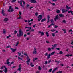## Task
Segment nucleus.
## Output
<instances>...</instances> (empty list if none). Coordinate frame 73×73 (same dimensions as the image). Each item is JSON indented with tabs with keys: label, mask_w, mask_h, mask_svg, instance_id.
Masks as SVG:
<instances>
[{
	"label": "nucleus",
	"mask_w": 73,
	"mask_h": 73,
	"mask_svg": "<svg viewBox=\"0 0 73 73\" xmlns=\"http://www.w3.org/2000/svg\"><path fill=\"white\" fill-rule=\"evenodd\" d=\"M54 25V24H53V23H52V24H51L50 25L51 26H52V25Z\"/></svg>",
	"instance_id": "338daca9"
},
{
	"label": "nucleus",
	"mask_w": 73,
	"mask_h": 73,
	"mask_svg": "<svg viewBox=\"0 0 73 73\" xmlns=\"http://www.w3.org/2000/svg\"><path fill=\"white\" fill-rule=\"evenodd\" d=\"M19 44V42H17L16 43V45H15V46H17L18 44Z\"/></svg>",
	"instance_id": "5701e85b"
},
{
	"label": "nucleus",
	"mask_w": 73,
	"mask_h": 73,
	"mask_svg": "<svg viewBox=\"0 0 73 73\" xmlns=\"http://www.w3.org/2000/svg\"><path fill=\"white\" fill-rule=\"evenodd\" d=\"M30 65H31V66L32 67H33V66H34V65H32V62L31 63Z\"/></svg>",
	"instance_id": "c756f323"
},
{
	"label": "nucleus",
	"mask_w": 73,
	"mask_h": 73,
	"mask_svg": "<svg viewBox=\"0 0 73 73\" xmlns=\"http://www.w3.org/2000/svg\"><path fill=\"white\" fill-rule=\"evenodd\" d=\"M56 49H57L58 50H60V48H56Z\"/></svg>",
	"instance_id": "bf43d9fd"
},
{
	"label": "nucleus",
	"mask_w": 73,
	"mask_h": 73,
	"mask_svg": "<svg viewBox=\"0 0 73 73\" xmlns=\"http://www.w3.org/2000/svg\"><path fill=\"white\" fill-rule=\"evenodd\" d=\"M8 18H5L4 20V21L6 22L7 21H8Z\"/></svg>",
	"instance_id": "f3484780"
},
{
	"label": "nucleus",
	"mask_w": 73,
	"mask_h": 73,
	"mask_svg": "<svg viewBox=\"0 0 73 73\" xmlns=\"http://www.w3.org/2000/svg\"><path fill=\"white\" fill-rule=\"evenodd\" d=\"M50 16H49V15H48V16H47V19L48 20H49V19H50Z\"/></svg>",
	"instance_id": "cd10ccee"
},
{
	"label": "nucleus",
	"mask_w": 73,
	"mask_h": 73,
	"mask_svg": "<svg viewBox=\"0 0 73 73\" xmlns=\"http://www.w3.org/2000/svg\"><path fill=\"white\" fill-rule=\"evenodd\" d=\"M42 16L41 15H40L38 16L37 18L38 19H38V21H40V20L42 19Z\"/></svg>",
	"instance_id": "20e7f679"
},
{
	"label": "nucleus",
	"mask_w": 73,
	"mask_h": 73,
	"mask_svg": "<svg viewBox=\"0 0 73 73\" xmlns=\"http://www.w3.org/2000/svg\"><path fill=\"white\" fill-rule=\"evenodd\" d=\"M46 34L47 35V37H49V34L48 33V32H46Z\"/></svg>",
	"instance_id": "4be33fe9"
},
{
	"label": "nucleus",
	"mask_w": 73,
	"mask_h": 73,
	"mask_svg": "<svg viewBox=\"0 0 73 73\" xmlns=\"http://www.w3.org/2000/svg\"><path fill=\"white\" fill-rule=\"evenodd\" d=\"M46 21V19L44 18L41 21V22H44V21Z\"/></svg>",
	"instance_id": "412c9836"
},
{
	"label": "nucleus",
	"mask_w": 73,
	"mask_h": 73,
	"mask_svg": "<svg viewBox=\"0 0 73 73\" xmlns=\"http://www.w3.org/2000/svg\"><path fill=\"white\" fill-rule=\"evenodd\" d=\"M30 34H31V33L30 32H29L27 33V35H29Z\"/></svg>",
	"instance_id": "052dcab7"
},
{
	"label": "nucleus",
	"mask_w": 73,
	"mask_h": 73,
	"mask_svg": "<svg viewBox=\"0 0 73 73\" xmlns=\"http://www.w3.org/2000/svg\"><path fill=\"white\" fill-rule=\"evenodd\" d=\"M45 64H48V61H46L45 62Z\"/></svg>",
	"instance_id": "6e6d98bb"
},
{
	"label": "nucleus",
	"mask_w": 73,
	"mask_h": 73,
	"mask_svg": "<svg viewBox=\"0 0 73 73\" xmlns=\"http://www.w3.org/2000/svg\"><path fill=\"white\" fill-rule=\"evenodd\" d=\"M1 14L3 15V16H5V14L4 13V10L3 9L1 12Z\"/></svg>",
	"instance_id": "dca6fc26"
},
{
	"label": "nucleus",
	"mask_w": 73,
	"mask_h": 73,
	"mask_svg": "<svg viewBox=\"0 0 73 73\" xmlns=\"http://www.w3.org/2000/svg\"><path fill=\"white\" fill-rule=\"evenodd\" d=\"M48 51H49V52L51 50V48H48Z\"/></svg>",
	"instance_id": "37998d69"
},
{
	"label": "nucleus",
	"mask_w": 73,
	"mask_h": 73,
	"mask_svg": "<svg viewBox=\"0 0 73 73\" xmlns=\"http://www.w3.org/2000/svg\"><path fill=\"white\" fill-rule=\"evenodd\" d=\"M38 58H35L33 59V61H35V60H38Z\"/></svg>",
	"instance_id": "393cba45"
},
{
	"label": "nucleus",
	"mask_w": 73,
	"mask_h": 73,
	"mask_svg": "<svg viewBox=\"0 0 73 73\" xmlns=\"http://www.w3.org/2000/svg\"><path fill=\"white\" fill-rule=\"evenodd\" d=\"M29 6V5L27 4L26 6V8H28V7Z\"/></svg>",
	"instance_id": "5fc2aeb1"
},
{
	"label": "nucleus",
	"mask_w": 73,
	"mask_h": 73,
	"mask_svg": "<svg viewBox=\"0 0 73 73\" xmlns=\"http://www.w3.org/2000/svg\"><path fill=\"white\" fill-rule=\"evenodd\" d=\"M66 9L69 10V9H71V7H69L68 5H66Z\"/></svg>",
	"instance_id": "a211bd4d"
},
{
	"label": "nucleus",
	"mask_w": 73,
	"mask_h": 73,
	"mask_svg": "<svg viewBox=\"0 0 73 73\" xmlns=\"http://www.w3.org/2000/svg\"><path fill=\"white\" fill-rule=\"evenodd\" d=\"M62 71H59L58 72H57V73H62Z\"/></svg>",
	"instance_id": "79ce46f5"
},
{
	"label": "nucleus",
	"mask_w": 73,
	"mask_h": 73,
	"mask_svg": "<svg viewBox=\"0 0 73 73\" xmlns=\"http://www.w3.org/2000/svg\"><path fill=\"white\" fill-rule=\"evenodd\" d=\"M19 35L17 33V37H20L21 36H23V33L22 32V31L21 29H20L19 30Z\"/></svg>",
	"instance_id": "f257e3e1"
},
{
	"label": "nucleus",
	"mask_w": 73,
	"mask_h": 73,
	"mask_svg": "<svg viewBox=\"0 0 73 73\" xmlns=\"http://www.w3.org/2000/svg\"><path fill=\"white\" fill-rule=\"evenodd\" d=\"M69 32H72V29H70L69 31Z\"/></svg>",
	"instance_id": "774afa93"
},
{
	"label": "nucleus",
	"mask_w": 73,
	"mask_h": 73,
	"mask_svg": "<svg viewBox=\"0 0 73 73\" xmlns=\"http://www.w3.org/2000/svg\"><path fill=\"white\" fill-rule=\"evenodd\" d=\"M16 0H13L12 1V3H15V2H16Z\"/></svg>",
	"instance_id": "a19ab883"
},
{
	"label": "nucleus",
	"mask_w": 73,
	"mask_h": 73,
	"mask_svg": "<svg viewBox=\"0 0 73 73\" xmlns=\"http://www.w3.org/2000/svg\"><path fill=\"white\" fill-rule=\"evenodd\" d=\"M62 13H65V12H66L68 11V10H66L65 9H63L62 10Z\"/></svg>",
	"instance_id": "6e6552de"
},
{
	"label": "nucleus",
	"mask_w": 73,
	"mask_h": 73,
	"mask_svg": "<svg viewBox=\"0 0 73 73\" xmlns=\"http://www.w3.org/2000/svg\"><path fill=\"white\" fill-rule=\"evenodd\" d=\"M50 58V56H48L47 57V59H49V58Z\"/></svg>",
	"instance_id": "ea45409f"
},
{
	"label": "nucleus",
	"mask_w": 73,
	"mask_h": 73,
	"mask_svg": "<svg viewBox=\"0 0 73 73\" xmlns=\"http://www.w3.org/2000/svg\"><path fill=\"white\" fill-rule=\"evenodd\" d=\"M35 16H38V13L37 12H36L35 13Z\"/></svg>",
	"instance_id": "3c124183"
},
{
	"label": "nucleus",
	"mask_w": 73,
	"mask_h": 73,
	"mask_svg": "<svg viewBox=\"0 0 73 73\" xmlns=\"http://www.w3.org/2000/svg\"><path fill=\"white\" fill-rule=\"evenodd\" d=\"M18 59H20L21 60H23V59H22L21 58H20V57H18Z\"/></svg>",
	"instance_id": "0e129e2a"
},
{
	"label": "nucleus",
	"mask_w": 73,
	"mask_h": 73,
	"mask_svg": "<svg viewBox=\"0 0 73 73\" xmlns=\"http://www.w3.org/2000/svg\"><path fill=\"white\" fill-rule=\"evenodd\" d=\"M59 54H62V53H63L62 52V51H60V52H59Z\"/></svg>",
	"instance_id": "603ef678"
},
{
	"label": "nucleus",
	"mask_w": 73,
	"mask_h": 73,
	"mask_svg": "<svg viewBox=\"0 0 73 73\" xmlns=\"http://www.w3.org/2000/svg\"><path fill=\"white\" fill-rule=\"evenodd\" d=\"M36 25V24H35L34 25H33V28H35Z\"/></svg>",
	"instance_id": "680f3d73"
},
{
	"label": "nucleus",
	"mask_w": 73,
	"mask_h": 73,
	"mask_svg": "<svg viewBox=\"0 0 73 73\" xmlns=\"http://www.w3.org/2000/svg\"><path fill=\"white\" fill-rule=\"evenodd\" d=\"M13 63H14V62H12L10 64H8V66H11V64H13Z\"/></svg>",
	"instance_id": "a878e982"
},
{
	"label": "nucleus",
	"mask_w": 73,
	"mask_h": 73,
	"mask_svg": "<svg viewBox=\"0 0 73 73\" xmlns=\"http://www.w3.org/2000/svg\"><path fill=\"white\" fill-rule=\"evenodd\" d=\"M50 54H51L50 53H49V54H48L47 53H46L45 54H44V55L45 56H50Z\"/></svg>",
	"instance_id": "2eb2a0df"
},
{
	"label": "nucleus",
	"mask_w": 73,
	"mask_h": 73,
	"mask_svg": "<svg viewBox=\"0 0 73 73\" xmlns=\"http://www.w3.org/2000/svg\"><path fill=\"white\" fill-rule=\"evenodd\" d=\"M10 49L12 50V52H14L16 51V49H13L12 48H10Z\"/></svg>",
	"instance_id": "ddd939ff"
},
{
	"label": "nucleus",
	"mask_w": 73,
	"mask_h": 73,
	"mask_svg": "<svg viewBox=\"0 0 73 73\" xmlns=\"http://www.w3.org/2000/svg\"><path fill=\"white\" fill-rule=\"evenodd\" d=\"M62 22L64 23L65 24H66V21L65 20H63Z\"/></svg>",
	"instance_id": "2f4dec72"
},
{
	"label": "nucleus",
	"mask_w": 73,
	"mask_h": 73,
	"mask_svg": "<svg viewBox=\"0 0 73 73\" xmlns=\"http://www.w3.org/2000/svg\"><path fill=\"white\" fill-rule=\"evenodd\" d=\"M19 68L18 69H17V71H19V72H21V65L20 64L19 66Z\"/></svg>",
	"instance_id": "0eeeda50"
},
{
	"label": "nucleus",
	"mask_w": 73,
	"mask_h": 73,
	"mask_svg": "<svg viewBox=\"0 0 73 73\" xmlns=\"http://www.w3.org/2000/svg\"><path fill=\"white\" fill-rule=\"evenodd\" d=\"M58 27V26H57L56 25H55V27H54L55 28H57Z\"/></svg>",
	"instance_id": "864d4df0"
},
{
	"label": "nucleus",
	"mask_w": 73,
	"mask_h": 73,
	"mask_svg": "<svg viewBox=\"0 0 73 73\" xmlns=\"http://www.w3.org/2000/svg\"><path fill=\"white\" fill-rule=\"evenodd\" d=\"M5 70H4V72L5 73H6L8 72V69H7V68H5Z\"/></svg>",
	"instance_id": "9b49d317"
},
{
	"label": "nucleus",
	"mask_w": 73,
	"mask_h": 73,
	"mask_svg": "<svg viewBox=\"0 0 73 73\" xmlns=\"http://www.w3.org/2000/svg\"><path fill=\"white\" fill-rule=\"evenodd\" d=\"M9 59H8L6 60L7 64H9L10 63V62H9Z\"/></svg>",
	"instance_id": "6ab92c4d"
},
{
	"label": "nucleus",
	"mask_w": 73,
	"mask_h": 73,
	"mask_svg": "<svg viewBox=\"0 0 73 73\" xmlns=\"http://www.w3.org/2000/svg\"><path fill=\"white\" fill-rule=\"evenodd\" d=\"M57 44H55L54 45H52V46H53V47H52L51 49L53 50L54 49V48H56L57 47Z\"/></svg>",
	"instance_id": "423d86ee"
},
{
	"label": "nucleus",
	"mask_w": 73,
	"mask_h": 73,
	"mask_svg": "<svg viewBox=\"0 0 73 73\" xmlns=\"http://www.w3.org/2000/svg\"><path fill=\"white\" fill-rule=\"evenodd\" d=\"M51 4H52V5H53V6H54L56 5V4H55L54 3H51Z\"/></svg>",
	"instance_id": "09e8293b"
},
{
	"label": "nucleus",
	"mask_w": 73,
	"mask_h": 73,
	"mask_svg": "<svg viewBox=\"0 0 73 73\" xmlns=\"http://www.w3.org/2000/svg\"><path fill=\"white\" fill-rule=\"evenodd\" d=\"M16 68V66H13L12 69H13V68Z\"/></svg>",
	"instance_id": "69168bd1"
},
{
	"label": "nucleus",
	"mask_w": 73,
	"mask_h": 73,
	"mask_svg": "<svg viewBox=\"0 0 73 73\" xmlns=\"http://www.w3.org/2000/svg\"><path fill=\"white\" fill-rule=\"evenodd\" d=\"M65 56H66V57H69V54H68V55H65Z\"/></svg>",
	"instance_id": "e2e57ef3"
},
{
	"label": "nucleus",
	"mask_w": 73,
	"mask_h": 73,
	"mask_svg": "<svg viewBox=\"0 0 73 73\" xmlns=\"http://www.w3.org/2000/svg\"><path fill=\"white\" fill-rule=\"evenodd\" d=\"M6 32V31H5V30L4 29H3V33H4V34H5Z\"/></svg>",
	"instance_id": "49530a36"
},
{
	"label": "nucleus",
	"mask_w": 73,
	"mask_h": 73,
	"mask_svg": "<svg viewBox=\"0 0 73 73\" xmlns=\"http://www.w3.org/2000/svg\"><path fill=\"white\" fill-rule=\"evenodd\" d=\"M38 69L39 70H41V68L40 66H39Z\"/></svg>",
	"instance_id": "58836bf2"
},
{
	"label": "nucleus",
	"mask_w": 73,
	"mask_h": 73,
	"mask_svg": "<svg viewBox=\"0 0 73 73\" xmlns=\"http://www.w3.org/2000/svg\"><path fill=\"white\" fill-rule=\"evenodd\" d=\"M17 53L18 54V56H20L21 55V53H19V52H18Z\"/></svg>",
	"instance_id": "c03bdc74"
},
{
	"label": "nucleus",
	"mask_w": 73,
	"mask_h": 73,
	"mask_svg": "<svg viewBox=\"0 0 73 73\" xmlns=\"http://www.w3.org/2000/svg\"><path fill=\"white\" fill-rule=\"evenodd\" d=\"M57 69H58V68L56 67L55 69H54L53 70L52 73H54V72H56V70H57Z\"/></svg>",
	"instance_id": "4468645a"
},
{
	"label": "nucleus",
	"mask_w": 73,
	"mask_h": 73,
	"mask_svg": "<svg viewBox=\"0 0 73 73\" xmlns=\"http://www.w3.org/2000/svg\"><path fill=\"white\" fill-rule=\"evenodd\" d=\"M59 15L60 17H62V18H64V15H63V14H59Z\"/></svg>",
	"instance_id": "f8f14e48"
},
{
	"label": "nucleus",
	"mask_w": 73,
	"mask_h": 73,
	"mask_svg": "<svg viewBox=\"0 0 73 73\" xmlns=\"http://www.w3.org/2000/svg\"><path fill=\"white\" fill-rule=\"evenodd\" d=\"M52 69H50L49 70L48 72H52Z\"/></svg>",
	"instance_id": "f704fd0d"
},
{
	"label": "nucleus",
	"mask_w": 73,
	"mask_h": 73,
	"mask_svg": "<svg viewBox=\"0 0 73 73\" xmlns=\"http://www.w3.org/2000/svg\"><path fill=\"white\" fill-rule=\"evenodd\" d=\"M21 15H19V17L17 18L18 19H21Z\"/></svg>",
	"instance_id": "8fccbe9b"
},
{
	"label": "nucleus",
	"mask_w": 73,
	"mask_h": 73,
	"mask_svg": "<svg viewBox=\"0 0 73 73\" xmlns=\"http://www.w3.org/2000/svg\"><path fill=\"white\" fill-rule=\"evenodd\" d=\"M58 15H57L56 16H55V18L54 19V20L55 21H57V20H59V19H60V18L58 17Z\"/></svg>",
	"instance_id": "39448f33"
},
{
	"label": "nucleus",
	"mask_w": 73,
	"mask_h": 73,
	"mask_svg": "<svg viewBox=\"0 0 73 73\" xmlns=\"http://www.w3.org/2000/svg\"><path fill=\"white\" fill-rule=\"evenodd\" d=\"M4 68H5V69L6 68L5 67V66H2V67H1V68H0V69H3Z\"/></svg>",
	"instance_id": "b1692460"
},
{
	"label": "nucleus",
	"mask_w": 73,
	"mask_h": 73,
	"mask_svg": "<svg viewBox=\"0 0 73 73\" xmlns=\"http://www.w3.org/2000/svg\"><path fill=\"white\" fill-rule=\"evenodd\" d=\"M14 34H16V33H17V31H16V30H15L14 31Z\"/></svg>",
	"instance_id": "c9c22d12"
},
{
	"label": "nucleus",
	"mask_w": 73,
	"mask_h": 73,
	"mask_svg": "<svg viewBox=\"0 0 73 73\" xmlns=\"http://www.w3.org/2000/svg\"><path fill=\"white\" fill-rule=\"evenodd\" d=\"M56 30H55V29H53V30H51V32H54L55 31H56Z\"/></svg>",
	"instance_id": "de8ad7c7"
},
{
	"label": "nucleus",
	"mask_w": 73,
	"mask_h": 73,
	"mask_svg": "<svg viewBox=\"0 0 73 73\" xmlns=\"http://www.w3.org/2000/svg\"><path fill=\"white\" fill-rule=\"evenodd\" d=\"M68 13H71L72 14V15H73V11H68Z\"/></svg>",
	"instance_id": "aec40b11"
},
{
	"label": "nucleus",
	"mask_w": 73,
	"mask_h": 73,
	"mask_svg": "<svg viewBox=\"0 0 73 73\" xmlns=\"http://www.w3.org/2000/svg\"><path fill=\"white\" fill-rule=\"evenodd\" d=\"M31 60V59H29L28 60L26 61V62H30V60Z\"/></svg>",
	"instance_id": "4c0bfd02"
},
{
	"label": "nucleus",
	"mask_w": 73,
	"mask_h": 73,
	"mask_svg": "<svg viewBox=\"0 0 73 73\" xmlns=\"http://www.w3.org/2000/svg\"><path fill=\"white\" fill-rule=\"evenodd\" d=\"M24 55H25V56H28V54H27L24 53Z\"/></svg>",
	"instance_id": "13d9d810"
},
{
	"label": "nucleus",
	"mask_w": 73,
	"mask_h": 73,
	"mask_svg": "<svg viewBox=\"0 0 73 73\" xmlns=\"http://www.w3.org/2000/svg\"><path fill=\"white\" fill-rule=\"evenodd\" d=\"M37 49H36V47H34V50L33 53V54H37Z\"/></svg>",
	"instance_id": "7ed1b4c3"
},
{
	"label": "nucleus",
	"mask_w": 73,
	"mask_h": 73,
	"mask_svg": "<svg viewBox=\"0 0 73 73\" xmlns=\"http://www.w3.org/2000/svg\"><path fill=\"white\" fill-rule=\"evenodd\" d=\"M11 46L10 45H8V46H7V47H6V48H11Z\"/></svg>",
	"instance_id": "a18cd8bd"
},
{
	"label": "nucleus",
	"mask_w": 73,
	"mask_h": 73,
	"mask_svg": "<svg viewBox=\"0 0 73 73\" xmlns=\"http://www.w3.org/2000/svg\"><path fill=\"white\" fill-rule=\"evenodd\" d=\"M56 12L57 13H60V11L59 10H58L56 11Z\"/></svg>",
	"instance_id": "c85d7f7f"
},
{
	"label": "nucleus",
	"mask_w": 73,
	"mask_h": 73,
	"mask_svg": "<svg viewBox=\"0 0 73 73\" xmlns=\"http://www.w3.org/2000/svg\"><path fill=\"white\" fill-rule=\"evenodd\" d=\"M62 31H64V33H66V30L65 29H62Z\"/></svg>",
	"instance_id": "72a5a7b5"
},
{
	"label": "nucleus",
	"mask_w": 73,
	"mask_h": 73,
	"mask_svg": "<svg viewBox=\"0 0 73 73\" xmlns=\"http://www.w3.org/2000/svg\"><path fill=\"white\" fill-rule=\"evenodd\" d=\"M20 1L21 2H23V3L24 5L25 4V2L24 1H23L21 0Z\"/></svg>",
	"instance_id": "473e14b6"
},
{
	"label": "nucleus",
	"mask_w": 73,
	"mask_h": 73,
	"mask_svg": "<svg viewBox=\"0 0 73 73\" xmlns=\"http://www.w3.org/2000/svg\"><path fill=\"white\" fill-rule=\"evenodd\" d=\"M34 31H35V29H32L31 30L30 32H32V31L34 32Z\"/></svg>",
	"instance_id": "4d7b16f0"
},
{
	"label": "nucleus",
	"mask_w": 73,
	"mask_h": 73,
	"mask_svg": "<svg viewBox=\"0 0 73 73\" xmlns=\"http://www.w3.org/2000/svg\"><path fill=\"white\" fill-rule=\"evenodd\" d=\"M51 35H52V36L53 37L55 36V34H54V33H52L51 34Z\"/></svg>",
	"instance_id": "bb28decb"
},
{
	"label": "nucleus",
	"mask_w": 73,
	"mask_h": 73,
	"mask_svg": "<svg viewBox=\"0 0 73 73\" xmlns=\"http://www.w3.org/2000/svg\"><path fill=\"white\" fill-rule=\"evenodd\" d=\"M9 9L8 10V12H13L14 11V9L13 8H12V6H10L9 7Z\"/></svg>",
	"instance_id": "f03ea898"
},
{
	"label": "nucleus",
	"mask_w": 73,
	"mask_h": 73,
	"mask_svg": "<svg viewBox=\"0 0 73 73\" xmlns=\"http://www.w3.org/2000/svg\"><path fill=\"white\" fill-rule=\"evenodd\" d=\"M54 53H55V52H52V53H51V55H54Z\"/></svg>",
	"instance_id": "7c9ffc66"
},
{
	"label": "nucleus",
	"mask_w": 73,
	"mask_h": 73,
	"mask_svg": "<svg viewBox=\"0 0 73 73\" xmlns=\"http://www.w3.org/2000/svg\"><path fill=\"white\" fill-rule=\"evenodd\" d=\"M38 33H41V36H43V35H44V33L43 32H41L39 31L38 32Z\"/></svg>",
	"instance_id": "9d476101"
},
{
	"label": "nucleus",
	"mask_w": 73,
	"mask_h": 73,
	"mask_svg": "<svg viewBox=\"0 0 73 73\" xmlns=\"http://www.w3.org/2000/svg\"><path fill=\"white\" fill-rule=\"evenodd\" d=\"M50 21L52 23H54V21H53V19H51Z\"/></svg>",
	"instance_id": "e433bc0d"
},
{
	"label": "nucleus",
	"mask_w": 73,
	"mask_h": 73,
	"mask_svg": "<svg viewBox=\"0 0 73 73\" xmlns=\"http://www.w3.org/2000/svg\"><path fill=\"white\" fill-rule=\"evenodd\" d=\"M30 2L32 3H37V1L35 0H30Z\"/></svg>",
	"instance_id": "1a4fd4ad"
}]
</instances>
